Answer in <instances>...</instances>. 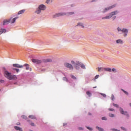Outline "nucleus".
Masks as SVG:
<instances>
[{
  "instance_id": "6",
  "label": "nucleus",
  "mask_w": 131,
  "mask_h": 131,
  "mask_svg": "<svg viewBox=\"0 0 131 131\" xmlns=\"http://www.w3.org/2000/svg\"><path fill=\"white\" fill-rule=\"evenodd\" d=\"M32 62H33V63H35V64H41L42 61L39 59H32Z\"/></svg>"
},
{
  "instance_id": "46",
  "label": "nucleus",
  "mask_w": 131,
  "mask_h": 131,
  "mask_svg": "<svg viewBox=\"0 0 131 131\" xmlns=\"http://www.w3.org/2000/svg\"><path fill=\"white\" fill-rule=\"evenodd\" d=\"M15 71H16L17 73H18L19 72V69H16V70H15Z\"/></svg>"
},
{
  "instance_id": "51",
  "label": "nucleus",
  "mask_w": 131,
  "mask_h": 131,
  "mask_svg": "<svg viewBox=\"0 0 131 131\" xmlns=\"http://www.w3.org/2000/svg\"><path fill=\"white\" fill-rule=\"evenodd\" d=\"M17 125H20V122H18V123H17Z\"/></svg>"
},
{
  "instance_id": "39",
  "label": "nucleus",
  "mask_w": 131,
  "mask_h": 131,
  "mask_svg": "<svg viewBox=\"0 0 131 131\" xmlns=\"http://www.w3.org/2000/svg\"><path fill=\"white\" fill-rule=\"evenodd\" d=\"M29 118H31L32 119H34V118H33V116H29Z\"/></svg>"
},
{
  "instance_id": "32",
  "label": "nucleus",
  "mask_w": 131,
  "mask_h": 131,
  "mask_svg": "<svg viewBox=\"0 0 131 131\" xmlns=\"http://www.w3.org/2000/svg\"><path fill=\"white\" fill-rule=\"evenodd\" d=\"M113 106H114V107H116L117 108H118V105L117 104L113 103Z\"/></svg>"
},
{
  "instance_id": "3",
  "label": "nucleus",
  "mask_w": 131,
  "mask_h": 131,
  "mask_svg": "<svg viewBox=\"0 0 131 131\" xmlns=\"http://www.w3.org/2000/svg\"><path fill=\"white\" fill-rule=\"evenodd\" d=\"M71 63L73 65H74V67L77 70H79V67H80V65H81V63L80 62H79V61L75 62L74 61L72 60Z\"/></svg>"
},
{
  "instance_id": "34",
  "label": "nucleus",
  "mask_w": 131,
  "mask_h": 131,
  "mask_svg": "<svg viewBox=\"0 0 131 131\" xmlns=\"http://www.w3.org/2000/svg\"><path fill=\"white\" fill-rule=\"evenodd\" d=\"M102 120H107V117H103L102 118Z\"/></svg>"
},
{
  "instance_id": "31",
  "label": "nucleus",
  "mask_w": 131,
  "mask_h": 131,
  "mask_svg": "<svg viewBox=\"0 0 131 131\" xmlns=\"http://www.w3.org/2000/svg\"><path fill=\"white\" fill-rule=\"evenodd\" d=\"M100 95L103 97V98H106V94H103V93H100Z\"/></svg>"
},
{
  "instance_id": "25",
  "label": "nucleus",
  "mask_w": 131,
  "mask_h": 131,
  "mask_svg": "<svg viewBox=\"0 0 131 131\" xmlns=\"http://www.w3.org/2000/svg\"><path fill=\"white\" fill-rule=\"evenodd\" d=\"M78 25H79V26H81L82 28H83L84 27L83 26V24H82V23H78Z\"/></svg>"
},
{
  "instance_id": "24",
  "label": "nucleus",
  "mask_w": 131,
  "mask_h": 131,
  "mask_svg": "<svg viewBox=\"0 0 131 131\" xmlns=\"http://www.w3.org/2000/svg\"><path fill=\"white\" fill-rule=\"evenodd\" d=\"M80 67H81V68H82V69H85V66H84V64L81 63V65L80 66Z\"/></svg>"
},
{
  "instance_id": "48",
  "label": "nucleus",
  "mask_w": 131,
  "mask_h": 131,
  "mask_svg": "<svg viewBox=\"0 0 131 131\" xmlns=\"http://www.w3.org/2000/svg\"><path fill=\"white\" fill-rule=\"evenodd\" d=\"M121 128L123 130H125V128L121 127Z\"/></svg>"
},
{
  "instance_id": "23",
  "label": "nucleus",
  "mask_w": 131,
  "mask_h": 131,
  "mask_svg": "<svg viewBox=\"0 0 131 131\" xmlns=\"http://www.w3.org/2000/svg\"><path fill=\"white\" fill-rule=\"evenodd\" d=\"M86 94L88 96H89V97H91V96H92V93L90 92V91H87L86 92Z\"/></svg>"
},
{
  "instance_id": "21",
  "label": "nucleus",
  "mask_w": 131,
  "mask_h": 131,
  "mask_svg": "<svg viewBox=\"0 0 131 131\" xmlns=\"http://www.w3.org/2000/svg\"><path fill=\"white\" fill-rule=\"evenodd\" d=\"M24 66H26V70H29V64L25 63Z\"/></svg>"
},
{
  "instance_id": "29",
  "label": "nucleus",
  "mask_w": 131,
  "mask_h": 131,
  "mask_svg": "<svg viewBox=\"0 0 131 131\" xmlns=\"http://www.w3.org/2000/svg\"><path fill=\"white\" fill-rule=\"evenodd\" d=\"M71 77H72L73 78V79H75V80L77 79L76 77H75L73 75H71Z\"/></svg>"
},
{
  "instance_id": "33",
  "label": "nucleus",
  "mask_w": 131,
  "mask_h": 131,
  "mask_svg": "<svg viewBox=\"0 0 131 131\" xmlns=\"http://www.w3.org/2000/svg\"><path fill=\"white\" fill-rule=\"evenodd\" d=\"M63 80H64V81H68V79H67V78L66 77H63Z\"/></svg>"
},
{
  "instance_id": "16",
  "label": "nucleus",
  "mask_w": 131,
  "mask_h": 131,
  "mask_svg": "<svg viewBox=\"0 0 131 131\" xmlns=\"http://www.w3.org/2000/svg\"><path fill=\"white\" fill-rule=\"evenodd\" d=\"M120 111L121 114H127V112H125L123 111L122 108H120Z\"/></svg>"
},
{
  "instance_id": "4",
  "label": "nucleus",
  "mask_w": 131,
  "mask_h": 131,
  "mask_svg": "<svg viewBox=\"0 0 131 131\" xmlns=\"http://www.w3.org/2000/svg\"><path fill=\"white\" fill-rule=\"evenodd\" d=\"M64 66H65V67H67V68H69L70 70H73L74 69V68H73V66H72V64L68 62L64 63Z\"/></svg>"
},
{
  "instance_id": "50",
  "label": "nucleus",
  "mask_w": 131,
  "mask_h": 131,
  "mask_svg": "<svg viewBox=\"0 0 131 131\" xmlns=\"http://www.w3.org/2000/svg\"><path fill=\"white\" fill-rule=\"evenodd\" d=\"M116 18V16H114L112 18L113 20H115V19Z\"/></svg>"
},
{
  "instance_id": "10",
  "label": "nucleus",
  "mask_w": 131,
  "mask_h": 131,
  "mask_svg": "<svg viewBox=\"0 0 131 131\" xmlns=\"http://www.w3.org/2000/svg\"><path fill=\"white\" fill-rule=\"evenodd\" d=\"M16 19H18V17H16L13 18L12 19V18H11L10 19H9V20H10V23H11V24L15 23V22H16Z\"/></svg>"
},
{
  "instance_id": "52",
  "label": "nucleus",
  "mask_w": 131,
  "mask_h": 131,
  "mask_svg": "<svg viewBox=\"0 0 131 131\" xmlns=\"http://www.w3.org/2000/svg\"><path fill=\"white\" fill-rule=\"evenodd\" d=\"M110 116V117H115L114 115H111Z\"/></svg>"
},
{
  "instance_id": "38",
  "label": "nucleus",
  "mask_w": 131,
  "mask_h": 131,
  "mask_svg": "<svg viewBox=\"0 0 131 131\" xmlns=\"http://www.w3.org/2000/svg\"><path fill=\"white\" fill-rule=\"evenodd\" d=\"M98 78H99V75H97L95 77V79H98Z\"/></svg>"
},
{
  "instance_id": "20",
  "label": "nucleus",
  "mask_w": 131,
  "mask_h": 131,
  "mask_svg": "<svg viewBox=\"0 0 131 131\" xmlns=\"http://www.w3.org/2000/svg\"><path fill=\"white\" fill-rule=\"evenodd\" d=\"M105 71H107L108 72H111L112 70L111 68H104Z\"/></svg>"
},
{
  "instance_id": "26",
  "label": "nucleus",
  "mask_w": 131,
  "mask_h": 131,
  "mask_svg": "<svg viewBox=\"0 0 131 131\" xmlns=\"http://www.w3.org/2000/svg\"><path fill=\"white\" fill-rule=\"evenodd\" d=\"M86 128H87L88 129H89V130H90V131L93 130V128H92V127H90V126H86Z\"/></svg>"
},
{
  "instance_id": "44",
  "label": "nucleus",
  "mask_w": 131,
  "mask_h": 131,
  "mask_svg": "<svg viewBox=\"0 0 131 131\" xmlns=\"http://www.w3.org/2000/svg\"><path fill=\"white\" fill-rule=\"evenodd\" d=\"M121 29L120 28H118V31H121Z\"/></svg>"
},
{
  "instance_id": "54",
  "label": "nucleus",
  "mask_w": 131,
  "mask_h": 131,
  "mask_svg": "<svg viewBox=\"0 0 131 131\" xmlns=\"http://www.w3.org/2000/svg\"><path fill=\"white\" fill-rule=\"evenodd\" d=\"M96 88H97V86L93 87V89H96Z\"/></svg>"
},
{
  "instance_id": "7",
  "label": "nucleus",
  "mask_w": 131,
  "mask_h": 131,
  "mask_svg": "<svg viewBox=\"0 0 131 131\" xmlns=\"http://www.w3.org/2000/svg\"><path fill=\"white\" fill-rule=\"evenodd\" d=\"M122 32L123 33H124L123 36L124 37L126 36V35H127V33H128V30L126 29H123L121 30Z\"/></svg>"
},
{
  "instance_id": "42",
  "label": "nucleus",
  "mask_w": 131,
  "mask_h": 131,
  "mask_svg": "<svg viewBox=\"0 0 131 131\" xmlns=\"http://www.w3.org/2000/svg\"><path fill=\"white\" fill-rule=\"evenodd\" d=\"M108 110L109 111H114V109L113 108H109Z\"/></svg>"
},
{
  "instance_id": "9",
  "label": "nucleus",
  "mask_w": 131,
  "mask_h": 131,
  "mask_svg": "<svg viewBox=\"0 0 131 131\" xmlns=\"http://www.w3.org/2000/svg\"><path fill=\"white\" fill-rule=\"evenodd\" d=\"M38 9H39L41 11H45V10L47 9V7L46 6L42 4L39 6Z\"/></svg>"
},
{
  "instance_id": "41",
  "label": "nucleus",
  "mask_w": 131,
  "mask_h": 131,
  "mask_svg": "<svg viewBox=\"0 0 131 131\" xmlns=\"http://www.w3.org/2000/svg\"><path fill=\"white\" fill-rule=\"evenodd\" d=\"M111 100H114V95H112L111 96Z\"/></svg>"
},
{
  "instance_id": "8",
  "label": "nucleus",
  "mask_w": 131,
  "mask_h": 131,
  "mask_svg": "<svg viewBox=\"0 0 131 131\" xmlns=\"http://www.w3.org/2000/svg\"><path fill=\"white\" fill-rule=\"evenodd\" d=\"M13 67H15L16 68H23L24 66L19 64L18 63H14L13 64Z\"/></svg>"
},
{
  "instance_id": "18",
  "label": "nucleus",
  "mask_w": 131,
  "mask_h": 131,
  "mask_svg": "<svg viewBox=\"0 0 131 131\" xmlns=\"http://www.w3.org/2000/svg\"><path fill=\"white\" fill-rule=\"evenodd\" d=\"M25 12V10L23 9L20 11H19L18 13V15H21V14H23Z\"/></svg>"
},
{
  "instance_id": "35",
  "label": "nucleus",
  "mask_w": 131,
  "mask_h": 131,
  "mask_svg": "<svg viewBox=\"0 0 131 131\" xmlns=\"http://www.w3.org/2000/svg\"><path fill=\"white\" fill-rule=\"evenodd\" d=\"M78 129H79V130H83V128L81 127H79L78 128Z\"/></svg>"
},
{
  "instance_id": "55",
  "label": "nucleus",
  "mask_w": 131,
  "mask_h": 131,
  "mask_svg": "<svg viewBox=\"0 0 131 131\" xmlns=\"http://www.w3.org/2000/svg\"><path fill=\"white\" fill-rule=\"evenodd\" d=\"M129 106H130V107H131V103H129Z\"/></svg>"
},
{
  "instance_id": "56",
  "label": "nucleus",
  "mask_w": 131,
  "mask_h": 131,
  "mask_svg": "<svg viewBox=\"0 0 131 131\" xmlns=\"http://www.w3.org/2000/svg\"><path fill=\"white\" fill-rule=\"evenodd\" d=\"M0 91H1V89H0Z\"/></svg>"
},
{
  "instance_id": "53",
  "label": "nucleus",
  "mask_w": 131,
  "mask_h": 131,
  "mask_svg": "<svg viewBox=\"0 0 131 131\" xmlns=\"http://www.w3.org/2000/svg\"><path fill=\"white\" fill-rule=\"evenodd\" d=\"M13 69V70H15V71H16V70H17V69H16V68H13V69Z\"/></svg>"
},
{
  "instance_id": "11",
  "label": "nucleus",
  "mask_w": 131,
  "mask_h": 131,
  "mask_svg": "<svg viewBox=\"0 0 131 131\" xmlns=\"http://www.w3.org/2000/svg\"><path fill=\"white\" fill-rule=\"evenodd\" d=\"M10 21H11V19H5L3 21V25H7V24H9L10 23Z\"/></svg>"
},
{
  "instance_id": "19",
  "label": "nucleus",
  "mask_w": 131,
  "mask_h": 131,
  "mask_svg": "<svg viewBox=\"0 0 131 131\" xmlns=\"http://www.w3.org/2000/svg\"><path fill=\"white\" fill-rule=\"evenodd\" d=\"M96 128L99 131H105V130H104L102 128L100 127L99 126H96Z\"/></svg>"
},
{
  "instance_id": "27",
  "label": "nucleus",
  "mask_w": 131,
  "mask_h": 131,
  "mask_svg": "<svg viewBox=\"0 0 131 131\" xmlns=\"http://www.w3.org/2000/svg\"><path fill=\"white\" fill-rule=\"evenodd\" d=\"M121 91H122V92H123V93H124V94H125V95H128V93L127 92L124 91V90L121 89Z\"/></svg>"
},
{
  "instance_id": "45",
  "label": "nucleus",
  "mask_w": 131,
  "mask_h": 131,
  "mask_svg": "<svg viewBox=\"0 0 131 131\" xmlns=\"http://www.w3.org/2000/svg\"><path fill=\"white\" fill-rule=\"evenodd\" d=\"M112 130H113V131H119V130H117V129H112Z\"/></svg>"
},
{
  "instance_id": "40",
  "label": "nucleus",
  "mask_w": 131,
  "mask_h": 131,
  "mask_svg": "<svg viewBox=\"0 0 131 131\" xmlns=\"http://www.w3.org/2000/svg\"><path fill=\"white\" fill-rule=\"evenodd\" d=\"M112 71H113V72H117V71H116V69H114V68H113V69H112Z\"/></svg>"
},
{
  "instance_id": "37",
  "label": "nucleus",
  "mask_w": 131,
  "mask_h": 131,
  "mask_svg": "<svg viewBox=\"0 0 131 131\" xmlns=\"http://www.w3.org/2000/svg\"><path fill=\"white\" fill-rule=\"evenodd\" d=\"M47 62H52V59H48L46 60Z\"/></svg>"
},
{
  "instance_id": "12",
  "label": "nucleus",
  "mask_w": 131,
  "mask_h": 131,
  "mask_svg": "<svg viewBox=\"0 0 131 131\" xmlns=\"http://www.w3.org/2000/svg\"><path fill=\"white\" fill-rule=\"evenodd\" d=\"M116 43L119 44V45H123V40H122L121 39H119L117 40H116Z\"/></svg>"
},
{
  "instance_id": "13",
  "label": "nucleus",
  "mask_w": 131,
  "mask_h": 131,
  "mask_svg": "<svg viewBox=\"0 0 131 131\" xmlns=\"http://www.w3.org/2000/svg\"><path fill=\"white\" fill-rule=\"evenodd\" d=\"M7 32V30L6 29H0V35L3 34V33H6Z\"/></svg>"
},
{
  "instance_id": "15",
  "label": "nucleus",
  "mask_w": 131,
  "mask_h": 131,
  "mask_svg": "<svg viewBox=\"0 0 131 131\" xmlns=\"http://www.w3.org/2000/svg\"><path fill=\"white\" fill-rule=\"evenodd\" d=\"M14 128L16 129V130L23 131L22 130V128H20V127L14 126Z\"/></svg>"
},
{
  "instance_id": "22",
  "label": "nucleus",
  "mask_w": 131,
  "mask_h": 131,
  "mask_svg": "<svg viewBox=\"0 0 131 131\" xmlns=\"http://www.w3.org/2000/svg\"><path fill=\"white\" fill-rule=\"evenodd\" d=\"M104 70H105V69L103 68H98L99 72H101V71H104Z\"/></svg>"
},
{
  "instance_id": "2",
  "label": "nucleus",
  "mask_w": 131,
  "mask_h": 131,
  "mask_svg": "<svg viewBox=\"0 0 131 131\" xmlns=\"http://www.w3.org/2000/svg\"><path fill=\"white\" fill-rule=\"evenodd\" d=\"M118 13V12H117V11L112 12L109 14V15L102 17V20L104 19H110L112 18V17L114 16V15H117Z\"/></svg>"
},
{
  "instance_id": "17",
  "label": "nucleus",
  "mask_w": 131,
  "mask_h": 131,
  "mask_svg": "<svg viewBox=\"0 0 131 131\" xmlns=\"http://www.w3.org/2000/svg\"><path fill=\"white\" fill-rule=\"evenodd\" d=\"M35 13L36 14H40V13H41V10L39 9V8H38L36 11H35Z\"/></svg>"
},
{
  "instance_id": "28",
  "label": "nucleus",
  "mask_w": 131,
  "mask_h": 131,
  "mask_svg": "<svg viewBox=\"0 0 131 131\" xmlns=\"http://www.w3.org/2000/svg\"><path fill=\"white\" fill-rule=\"evenodd\" d=\"M73 14H74V12H69L68 13V16H70L71 15H73Z\"/></svg>"
},
{
  "instance_id": "1",
  "label": "nucleus",
  "mask_w": 131,
  "mask_h": 131,
  "mask_svg": "<svg viewBox=\"0 0 131 131\" xmlns=\"http://www.w3.org/2000/svg\"><path fill=\"white\" fill-rule=\"evenodd\" d=\"M5 77H7L9 80H16L17 79V76L15 75H12V74L8 72V71L5 72Z\"/></svg>"
},
{
  "instance_id": "47",
  "label": "nucleus",
  "mask_w": 131,
  "mask_h": 131,
  "mask_svg": "<svg viewBox=\"0 0 131 131\" xmlns=\"http://www.w3.org/2000/svg\"><path fill=\"white\" fill-rule=\"evenodd\" d=\"M31 125H32V126H34V123H31Z\"/></svg>"
},
{
  "instance_id": "30",
  "label": "nucleus",
  "mask_w": 131,
  "mask_h": 131,
  "mask_svg": "<svg viewBox=\"0 0 131 131\" xmlns=\"http://www.w3.org/2000/svg\"><path fill=\"white\" fill-rule=\"evenodd\" d=\"M52 2H53V0H47L46 3L50 4V3H52Z\"/></svg>"
},
{
  "instance_id": "36",
  "label": "nucleus",
  "mask_w": 131,
  "mask_h": 131,
  "mask_svg": "<svg viewBox=\"0 0 131 131\" xmlns=\"http://www.w3.org/2000/svg\"><path fill=\"white\" fill-rule=\"evenodd\" d=\"M21 118H24V119H26V116H25V115L21 116Z\"/></svg>"
},
{
  "instance_id": "14",
  "label": "nucleus",
  "mask_w": 131,
  "mask_h": 131,
  "mask_svg": "<svg viewBox=\"0 0 131 131\" xmlns=\"http://www.w3.org/2000/svg\"><path fill=\"white\" fill-rule=\"evenodd\" d=\"M114 7L113 6H111L108 8H105L104 11H103V13H106V12H107V11H109V10H110V9H112V8H114Z\"/></svg>"
},
{
  "instance_id": "49",
  "label": "nucleus",
  "mask_w": 131,
  "mask_h": 131,
  "mask_svg": "<svg viewBox=\"0 0 131 131\" xmlns=\"http://www.w3.org/2000/svg\"><path fill=\"white\" fill-rule=\"evenodd\" d=\"M65 125H67V123H63V126H65Z\"/></svg>"
},
{
  "instance_id": "43",
  "label": "nucleus",
  "mask_w": 131,
  "mask_h": 131,
  "mask_svg": "<svg viewBox=\"0 0 131 131\" xmlns=\"http://www.w3.org/2000/svg\"><path fill=\"white\" fill-rule=\"evenodd\" d=\"M0 82H1V83H4V82H5V81L4 80H1Z\"/></svg>"
},
{
  "instance_id": "5",
  "label": "nucleus",
  "mask_w": 131,
  "mask_h": 131,
  "mask_svg": "<svg viewBox=\"0 0 131 131\" xmlns=\"http://www.w3.org/2000/svg\"><path fill=\"white\" fill-rule=\"evenodd\" d=\"M64 15H66L65 13H57L53 15V18H57V17H60V16H64Z\"/></svg>"
}]
</instances>
